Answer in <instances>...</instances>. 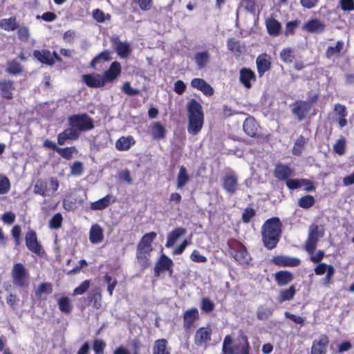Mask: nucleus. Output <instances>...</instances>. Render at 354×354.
<instances>
[{
	"label": "nucleus",
	"instance_id": "obj_1",
	"mask_svg": "<svg viewBox=\"0 0 354 354\" xmlns=\"http://www.w3.org/2000/svg\"><path fill=\"white\" fill-rule=\"evenodd\" d=\"M281 223L279 218L267 220L262 226L261 235L264 245L269 250L274 248L279 239Z\"/></svg>",
	"mask_w": 354,
	"mask_h": 354
},
{
	"label": "nucleus",
	"instance_id": "obj_2",
	"mask_svg": "<svg viewBox=\"0 0 354 354\" xmlns=\"http://www.w3.org/2000/svg\"><path fill=\"white\" fill-rule=\"evenodd\" d=\"M156 235L153 232L145 234L138 244L136 257L144 265L149 264L150 253L153 250L151 243Z\"/></svg>",
	"mask_w": 354,
	"mask_h": 354
},
{
	"label": "nucleus",
	"instance_id": "obj_3",
	"mask_svg": "<svg viewBox=\"0 0 354 354\" xmlns=\"http://www.w3.org/2000/svg\"><path fill=\"white\" fill-rule=\"evenodd\" d=\"M324 229L322 226H319L312 223L308 227V239L306 241L305 249L309 254H313L317 247L318 240L324 236Z\"/></svg>",
	"mask_w": 354,
	"mask_h": 354
},
{
	"label": "nucleus",
	"instance_id": "obj_4",
	"mask_svg": "<svg viewBox=\"0 0 354 354\" xmlns=\"http://www.w3.org/2000/svg\"><path fill=\"white\" fill-rule=\"evenodd\" d=\"M68 124L74 127L80 133L82 131H87L94 128L93 121L87 114H77L68 118Z\"/></svg>",
	"mask_w": 354,
	"mask_h": 354
},
{
	"label": "nucleus",
	"instance_id": "obj_5",
	"mask_svg": "<svg viewBox=\"0 0 354 354\" xmlns=\"http://www.w3.org/2000/svg\"><path fill=\"white\" fill-rule=\"evenodd\" d=\"M11 276L16 287L24 288L28 286L29 272L22 263H17L13 265Z\"/></svg>",
	"mask_w": 354,
	"mask_h": 354
},
{
	"label": "nucleus",
	"instance_id": "obj_6",
	"mask_svg": "<svg viewBox=\"0 0 354 354\" xmlns=\"http://www.w3.org/2000/svg\"><path fill=\"white\" fill-rule=\"evenodd\" d=\"M223 187L230 194H234L238 189V178L234 172L226 174L223 178Z\"/></svg>",
	"mask_w": 354,
	"mask_h": 354
},
{
	"label": "nucleus",
	"instance_id": "obj_7",
	"mask_svg": "<svg viewBox=\"0 0 354 354\" xmlns=\"http://www.w3.org/2000/svg\"><path fill=\"white\" fill-rule=\"evenodd\" d=\"M211 329L208 327L198 328L194 335V343L198 347H206L211 339Z\"/></svg>",
	"mask_w": 354,
	"mask_h": 354
},
{
	"label": "nucleus",
	"instance_id": "obj_8",
	"mask_svg": "<svg viewBox=\"0 0 354 354\" xmlns=\"http://www.w3.org/2000/svg\"><path fill=\"white\" fill-rule=\"evenodd\" d=\"M272 262L278 266L295 267L300 264V259L286 255H277L272 259Z\"/></svg>",
	"mask_w": 354,
	"mask_h": 354
},
{
	"label": "nucleus",
	"instance_id": "obj_9",
	"mask_svg": "<svg viewBox=\"0 0 354 354\" xmlns=\"http://www.w3.org/2000/svg\"><path fill=\"white\" fill-rule=\"evenodd\" d=\"M328 343L329 340L326 335H320L319 339L313 342L310 354H326Z\"/></svg>",
	"mask_w": 354,
	"mask_h": 354
},
{
	"label": "nucleus",
	"instance_id": "obj_10",
	"mask_svg": "<svg viewBox=\"0 0 354 354\" xmlns=\"http://www.w3.org/2000/svg\"><path fill=\"white\" fill-rule=\"evenodd\" d=\"M121 73V66L118 62H113L109 68L102 75L104 84L113 82Z\"/></svg>",
	"mask_w": 354,
	"mask_h": 354
},
{
	"label": "nucleus",
	"instance_id": "obj_11",
	"mask_svg": "<svg viewBox=\"0 0 354 354\" xmlns=\"http://www.w3.org/2000/svg\"><path fill=\"white\" fill-rule=\"evenodd\" d=\"M111 41L120 58H126L130 55V44L127 41H121L118 36L113 37Z\"/></svg>",
	"mask_w": 354,
	"mask_h": 354
},
{
	"label": "nucleus",
	"instance_id": "obj_12",
	"mask_svg": "<svg viewBox=\"0 0 354 354\" xmlns=\"http://www.w3.org/2000/svg\"><path fill=\"white\" fill-rule=\"evenodd\" d=\"M199 318V312L196 308L187 309L183 314V327L185 330L190 329L194 322Z\"/></svg>",
	"mask_w": 354,
	"mask_h": 354
},
{
	"label": "nucleus",
	"instance_id": "obj_13",
	"mask_svg": "<svg viewBox=\"0 0 354 354\" xmlns=\"http://www.w3.org/2000/svg\"><path fill=\"white\" fill-rule=\"evenodd\" d=\"M311 108L310 104L305 101H299L295 103L292 109V113L297 118L299 121L304 119L306 114Z\"/></svg>",
	"mask_w": 354,
	"mask_h": 354
},
{
	"label": "nucleus",
	"instance_id": "obj_14",
	"mask_svg": "<svg viewBox=\"0 0 354 354\" xmlns=\"http://www.w3.org/2000/svg\"><path fill=\"white\" fill-rule=\"evenodd\" d=\"M80 133L74 127H71L66 129L63 132L60 133L57 136V143L59 145H63L66 140H77Z\"/></svg>",
	"mask_w": 354,
	"mask_h": 354
},
{
	"label": "nucleus",
	"instance_id": "obj_15",
	"mask_svg": "<svg viewBox=\"0 0 354 354\" xmlns=\"http://www.w3.org/2000/svg\"><path fill=\"white\" fill-rule=\"evenodd\" d=\"M26 244L27 248L32 252L36 254H40L41 250V247L40 244L38 243L36 233L30 230L26 234Z\"/></svg>",
	"mask_w": 354,
	"mask_h": 354
},
{
	"label": "nucleus",
	"instance_id": "obj_16",
	"mask_svg": "<svg viewBox=\"0 0 354 354\" xmlns=\"http://www.w3.org/2000/svg\"><path fill=\"white\" fill-rule=\"evenodd\" d=\"M204 122V117H188L187 131L192 135L198 134Z\"/></svg>",
	"mask_w": 354,
	"mask_h": 354
},
{
	"label": "nucleus",
	"instance_id": "obj_17",
	"mask_svg": "<svg viewBox=\"0 0 354 354\" xmlns=\"http://www.w3.org/2000/svg\"><path fill=\"white\" fill-rule=\"evenodd\" d=\"M191 86L201 91L205 95L211 96L214 93L213 88L203 79L194 78L191 81Z\"/></svg>",
	"mask_w": 354,
	"mask_h": 354
},
{
	"label": "nucleus",
	"instance_id": "obj_18",
	"mask_svg": "<svg viewBox=\"0 0 354 354\" xmlns=\"http://www.w3.org/2000/svg\"><path fill=\"white\" fill-rule=\"evenodd\" d=\"M172 266H173L172 260L170 258H169L167 256H166L165 254H162L155 266V268H154L155 273L157 275H159L160 272H162L163 270H169V274H171L172 271L171 270V268Z\"/></svg>",
	"mask_w": 354,
	"mask_h": 354
},
{
	"label": "nucleus",
	"instance_id": "obj_19",
	"mask_svg": "<svg viewBox=\"0 0 354 354\" xmlns=\"http://www.w3.org/2000/svg\"><path fill=\"white\" fill-rule=\"evenodd\" d=\"M82 80L89 87H101L105 84L102 75L97 73H92L88 75H84Z\"/></svg>",
	"mask_w": 354,
	"mask_h": 354
},
{
	"label": "nucleus",
	"instance_id": "obj_20",
	"mask_svg": "<svg viewBox=\"0 0 354 354\" xmlns=\"http://www.w3.org/2000/svg\"><path fill=\"white\" fill-rule=\"evenodd\" d=\"M274 176L279 180H288L294 176V170L288 165L278 164L274 169Z\"/></svg>",
	"mask_w": 354,
	"mask_h": 354
},
{
	"label": "nucleus",
	"instance_id": "obj_21",
	"mask_svg": "<svg viewBox=\"0 0 354 354\" xmlns=\"http://www.w3.org/2000/svg\"><path fill=\"white\" fill-rule=\"evenodd\" d=\"M188 117H204L201 104L195 99H191L186 104Z\"/></svg>",
	"mask_w": 354,
	"mask_h": 354
},
{
	"label": "nucleus",
	"instance_id": "obj_22",
	"mask_svg": "<svg viewBox=\"0 0 354 354\" xmlns=\"http://www.w3.org/2000/svg\"><path fill=\"white\" fill-rule=\"evenodd\" d=\"M258 73L261 77L270 68V57L266 54L259 55L256 60Z\"/></svg>",
	"mask_w": 354,
	"mask_h": 354
},
{
	"label": "nucleus",
	"instance_id": "obj_23",
	"mask_svg": "<svg viewBox=\"0 0 354 354\" xmlns=\"http://www.w3.org/2000/svg\"><path fill=\"white\" fill-rule=\"evenodd\" d=\"M258 128V124L252 117L247 118L243 124L244 132L250 137H255L257 136Z\"/></svg>",
	"mask_w": 354,
	"mask_h": 354
},
{
	"label": "nucleus",
	"instance_id": "obj_24",
	"mask_svg": "<svg viewBox=\"0 0 354 354\" xmlns=\"http://www.w3.org/2000/svg\"><path fill=\"white\" fill-rule=\"evenodd\" d=\"M104 239L103 230L98 225H93L89 231V240L93 244L101 243Z\"/></svg>",
	"mask_w": 354,
	"mask_h": 354
},
{
	"label": "nucleus",
	"instance_id": "obj_25",
	"mask_svg": "<svg viewBox=\"0 0 354 354\" xmlns=\"http://www.w3.org/2000/svg\"><path fill=\"white\" fill-rule=\"evenodd\" d=\"M286 185L290 189H295L305 185V189L307 191H312L314 187L311 182L306 179H288L286 180Z\"/></svg>",
	"mask_w": 354,
	"mask_h": 354
},
{
	"label": "nucleus",
	"instance_id": "obj_26",
	"mask_svg": "<svg viewBox=\"0 0 354 354\" xmlns=\"http://www.w3.org/2000/svg\"><path fill=\"white\" fill-rule=\"evenodd\" d=\"M239 80L245 88H250L252 86L250 82L255 80V75L254 72L249 68H242L240 71Z\"/></svg>",
	"mask_w": 354,
	"mask_h": 354
},
{
	"label": "nucleus",
	"instance_id": "obj_27",
	"mask_svg": "<svg viewBox=\"0 0 354 354\" xmlns=\"http://www.w3.org/2000/svg\"><path fill=\"white\" fill-rule=\"evenodd\" d=\"M186 233L185 229L183 227H176L167 235V240L165 244L167 248L172 247L178 239L185 235Z\"/></svg>",
	"mask_w": 354,
	"mask_h": 354
},
{
	"label": "nucleus",
	"instance_id": "obj_28",
	"mask_svg": "<svg viewBox=\"0 0 354 354\" xmlns=\"http://www.w3.org/2000/svg\"><path fill=\"white\" fill-rule=\"evenodd\" d=\"M325 25L317 19H312L307 21L303 26V29L309 32L319 33L324 31Z\"/></svg>",
	"mask_w": 354,
	"mask_h": 354
},
{
	"label": "nucleus",
	"instance_id": "obj_29",
	"mask_svg": "<svg viewBox=\"0 0 354 354\" xmlns=\"http://www.w3.org/2000/svg\"><path fill=\"white\" fill-rule=\"evenodd\" d=\"M0 90L3 97L10 100L12 98V91L14 90L13 82L9 80L0 81Z\"/></svg>",
	"mask_w": 354,
	"mask_h": 354
},
{
	"label": "nucleus",
	"instance_id": "obj_30",
	"mask_svg": "<svg viewBox=\"0 0 354 354\" xmlns=\"http://www.w3.org/2000/svg\"><path fill=\"white\" fill-rule=\"evenodd\" d=\"M134 144L135 140L132 136H122L115 142V148L119 151H127Z\"/></svg>",
	"mask_w": 354,
	"mask_h": 354
},
{
	"label": "nucleus",
	"instance_id": "obj_31",
	"mask_svg": "<svg viewBox=\"0 0 354 354\" xmlns=\"http://www.w3.org/2000/svg\"><path fill=\"white\" fill-rule=\"evenodd\" d=\"M33 55L40 62L52 65L54 64V60L50 52L48 50H35Z\"/></svg>",
	"mask_w": 354,
	"mask_h": 354
},
{
	"label": "nucleus",
	"instance_id": "obj_32",
	"mask_svg": "<svg viewBox=\"0 0 354 354\" xmlns=\"http://www.w3.org/2000/svg\"><path fill=\"white\" fill-rule=\"evenodd\" d=\"M274 279L279 286H283L293 279V275L288 271L281 270L275 273Z\"/></svg>",
	"mask_w": 354,
	"mask_h": 354
},
{
	"label": "nucleus",
	"instance_id": "obj_33",
	"mask_svg": "<svg viewBox=\"0 0 354 354\" xmlns=\"http://www.w3.org/2000/svg\"><path fill=\"white\" fill-rule=\"evenodd\" d=\"M34 193L42 196H50V189H48V182L43 180H37L34 185Z\"/></svg>",
	"mask_w": 354,
	"mask_h": 354
},
{
	"label": "nucleus",
	"instance_id": "obj_34",
	"mask_svg": "<svg viewBox=\"0 0 354 354\" xmlns=\"http://www.w3.org/2000/svg\"><path fill=\"white\" fill-rule=\"evenodd\" d=\"M232 256L236 261L243 266L248 265L251 260L247 251L243 248L234 251Z\"/></svg>",
	"mask_w": 354,
	"mask_h": 354
},
{
	"label": "nucleus",
	"instance_id": "obj_35",
	"mask_svg": "<svg viewBox=\"0 0 354 354\" xmlns=\"http://www.w3.org/2000/svg\"><path fill=\"white\" fill-rule=\"evenodd\" d=\"M296 292L295 286H291L287 289L281 290L277 298L278 303L281 304L286 301L293 299Z\"/></svg>",
	"mask_w": 354,
	"mask_h": 354
},
{
	"label": "nucleus",
	"instance_id": "obj_36",
	"mask_svg": "<svg viewBox=\"0 0 354 354\" xmlns=\"http://www.w3.org/2000/svg\"><path fill=\"white\" fill-rule=\"evenodd\" d=\"M189 179L187 169L185 166H181L177 175V189H182L189 181Z\"/></svg>",
	"mask_w": 354,
	"mask_h": 354
},
{
	"label": "nucleus",
	"instance_id": "obj_37",
	"mask_svg": "<svg viewBox=\"0 0 354 354\" xmlns=\"http://www.w3.org/2000/svg\"><path fill=\"white\" fill-rule=\"evenodd\" d=\"M0 28L8 32L16 30L18 28L16 17H10L0 19Z\"/></svg>",
	"mask_w": 354,
	"mask_h": 354
},
{
	"label": "nucleus",
	"instance_id": "obj_38",
	"mask_svg": "<svg viewBox=\"0 0 354 354\" xmlns=\"http://www.w3.org/2000/svg\"><path fill=\"white\" fill-rule=\"evenodd\" d=\"M268 32L271 35H277L281 29L280 23L274 19H268L266 21Z\"/></svg>",
	"mask_w": 354,
	"mask_h": 354
},
{
	"label": "nucleus",
	"instance_id": "obj_39",
	"mask_svg": "<svg viewBox=\"0 0 354 354\" xmlns=\"http://www.w3.org/2000/svg\"><path fill=\"white\" fill-rule=\"evenodd\" d=\"M111 196L110 195H106V196L91 203L90 208L92 210H100L106 207L111 202Z\"/></svg>",
	"mask_w": 354,
	"mask_h": 354
},
{
	"label": "nucleus",
	"instance_id": "obj_40",
	"mask_svg": "<svg viewBox=\"0 0 354 354\" xmlns=\"http://www.w3.org/2000/svg\"><path fill=\"white\" fill-rule=\"evenodd\" d=\"M209 55L207 51L198 53L195 55V62L198 68H203L209 62Z\"/></svg>",
	"mask_w": 354,
	"mask_h": 354
},
{
	"label": "nucleus",
	"instance_id": "obj_41",
	"mask_svg": "<svg viewBox=\"0 0 354 354\" xmlns=\"http://www.w3.org/2000/svg\"><path fill=\"white\" fill-rule=\"evenodd\" d=\"M151 135L156 140L164 138L165 136V129L160 122H155L151 128Z\"/></svg>",
	"mask_w": 354,
	"mask_h": 354
},
{
	"label": "nucleus",
	"instance_id": "obj_42",
	"mask_svg": "<svg viewBox=\"0 0 354 354\" xmlns=\"http://www.w3.org/2000/svg\"><path fill=\"white\" fill-rule=\"evenodd\" d=\"M308 140V138L303 136H300L295 142L292 147V153L299 156L301 153L304 149V146Z\"/></svg>",
	"mask_w": 354,
	"mask_h": 354
},
{
	"label": "nucleus",
	"instance_id": "obj_43",
	"mask_svg": "<svg viewBox=\"0 0 354 354\" xmlns=\"http://www.w3.org/2000/svg\"><path fill=\"white\" fill-rule=\"evenodd\" d=\"M167 341L165 339H160L155 342L153 348V354H169L166 351Z\"/></svg>",
	"mask_w": 354,
	"mask_h": 354
},
{
	"label": "nucleus",
	"instance_id": "obj_44",
	"mask_svg": "<svg viewBox=\"0 0 354 354\" xmlns=\"http://www.w3.org/2000/svg\"><path fill=\"white\" fill-rule=\"evenodd\" d=\"M59 310L66 314H69L72 311V304L67 297H62L58 301Z\"/></svg>",
	"mask_w": 354,
	"mask_h": 354
},
{
	"label": "nucleus",
	"instance_id": "obj_45",
	"mask_svg": "<svg viewBox=\"0 0 354 354\" xmlns=\"http://www.w3.org/2000/svg\"><path fill=\"white\" fill-rule=\"evenodd\" d=\"M6 71L9 74L17 75L22 73L23 67L18 62L13 60L8 63Z\"/></svg>",
	"mask_w": 354,
	"mask_h": 354
},
{
	"label": "nucleus",
	"instance_id": "obj_46",
	"mask_svg": "<svg viewBox=\"0 0 354 354\" xmlns=\"http://www.w3.org/2000/svg\"><path fill=\"white\" fill-rule=\"evenodd\" d=\"M272 314V309L266 306H260L257 310V317L260 320L268 319Z\"/></svg>",
	"mask_w": 354,
	"mask_h": 354
},
{
	"label": "nucleus",
	"instance_id": "obj_47",
	"mask_svg": "<svg viewBox=\"0 0 354 354\" xmlns=\"http://www.w3.org/2000/svg\"><path fill=\"white\" fill-rule=\"evenodd\" d=\"M343 47L344 42L342 41H338L335 46H328L326 53V57L330 59L334 55L339 54L343 49Z\"/></svg>",
	"mask_w": 354,
	"mask_h": 354
},
{
	"label": "nucleus",
	"instance_id": "obj_48",
	"mask_svg": "<svg viewBox=\"0 0 354 354\" xmlns=\"http://www.w3.org/2000/svg\"><path fill=\"white\" fill-rule=\"evenodd\" d=\"M232 342V340L231 337L230 335H226L224 338L222 348L224 354H238L234 348L230 346Z\"/></svg>",
	"mask_w": 354,
	"mask_h": 354
},
{
	"label": "nucleus",
	"instance_id": "obj_49",
	"mask_svg": "<svg viewBox=\"0 0 354 354\" xmlns=\"http://www.w3.org/2000/svg\"><path fill=\"white\" fill-rule=\"evenodd\" d=\"M227 48L234 54L241 53L243 51V46L241 43L233 39L227 41Z\"/></svg>",
	"mask_w": 354,
	"mask_h": 354
},
{
	"label": "nucleus",
	"instance_id": "obj_50",
	"mask_svg": "<svg viewBox=\"0 0 354 354\" xmlns=\"http://www.w3.org/2000/svg\"><path fill=\"white\" fill-rule=\"evenodd\" d=\"M110 59L109 52L108 50H104L91 60L90 65L91 67H95V65L101 61H109Z\"/></svg>",
	"mask_w": 354,
	"mask_h": 354
},
{
	"label": "nucleus",
	"instance_id": "obj_51",
	"mask_svg": "<svg viewBox=\"0 0 354 354\" xmlns=\"http://www.w3.org/2000/svg\"><path fill=\"white\" fill-rule=\"evenodd\" d=\"M280 58L284 63H291L295 58L294 52L290 48H284L280 53Z\"/></svg>",
	"mask_w": 354,
	"mask_h": 354
},
{
	"label": "nucleus",
	"instance_id": "obj_52",
	"mask_svg": "<svg viewBox=\"0 0 354 354\" xmlns=\"http://www.w3.org/2000/svg\"><path fill=\"white\" fill-rule=\"evenodd\" d=\"M104 281L107 283V291L110 296H112L113 291L115 288L118 281L115 278H113L111 276L108 274H105L104 277Z\"/></svg>",
	"mask_w": 354,
	"mask_h": 354
},
{
	"label": "nucleus",
	"instance_id": "obj_53",
	"mask_svg": "<svg viewBox=\"0 0 354 354\" xmlns=\"http://www.w3.org/2000/svg\"><path fill=\"white\" fill-rule=\"evenodd\" d=\"M333 149L335 153L342 156L345 153L346 151V140L344 138L338 139L333 146Z\"/></svg>",
	"mask_w": 354,
	"mask_h": 354
},
{
	"label": "nucleus",
	"instance_id": "obj_54",
	"mask_svg": "<svg viewBox=\"0 0 354 354\" xmlns=\"http://www.w3.org/2000/svg\"><path fill=\"white\" fill-rule=\"evenodd\" d=\"M10 188L9 179L3 175H0V194H5L8 192Z\"/></svg>",
	"mask_w": 354,
	"mask_h": 354
},
{
	"label": "nucleus",
	"instance_id": "obj_55",
	"mask_svg": "<svg viewBox=\"0 0 354 354\" xmlns=\"http://www.w3.org/2000/svg\"><path fill=\"white\" fill-rule=\"evenodd\" d=\"M63 217L60 213L55 214L49 221V227L53 229H58L61 227Z\"/></svg>",
	"mask_w": 354,
	"mask_h": 354
},
{
	"label": "nucleus",
	"instance_id": "obj_56",
	"mask_svg": "<svg viewBox=\"0 0 354 354\" xmlns=\"http://www.w3.org/2000/svg\"><path fill=\"white\" fill-rule=\"evenodd\" d=\"M315 203V199L312 196L307 195L301 197L299 200V205L303 208H308L311 207Z\"/></svg>",
	"mask_w": 354,
	"mask_h": 354
},
{
	"label": "nucleus",
	"instance_id": "obj_57",
	"mask_svg": "<svg viewBox=\"0 0 354 354\" xmlns=\"http://www.w3.org/2000/svg\"><path fill=\"white\" fill-rule=\"evenodd\" d=\"M335 274V268L333 266L329 265L326 276L322 279V284L328 287L331 283V280Z\"/></svg>",
	"mask_w": 354,
	"mask_h": 354
},
{
	"label": "nucleus",
	"instance_id": "obj_58",
	"mask_svg": "<svg viewBox=\"0 0 354 354\" xmlns=\"http://www.w3.org/2000/svg\"><path fill=\"white\" fill-rule=\"evenodd\" d=\"M17 35L22 41H27L30 37L29 29L26 26H18Z\"/></svg>",
	"mask_w": 354,
	"mask_h": 354
},
{
	"label": "nucleus",
	"instance_id": "obj_59",
	"mask_svg": "<svg viewBox=\"0 0 354 354\" xmlns=\"http://www.w3.org/2000/svg\"><path fill=\"white\" fill-rule=\"evenodd\" d=\"M106 343L101 339H96L93 342V349L95 354H103Z\"/></svg>",
	"mask_w": 354,
	"mask_h": 354
},
{
	"label": "nucleus",
	"instance_id": "obj_60",
	"mask_svg": "<svg viewBox=\"0 0 354 354\" xmlns=\"http://www.w3.org/2000/svg\"><path fill=\"white\" fill-rule=\"evenodd\" d=\"M90 282L88 280L84 281L78 287L73 291V295H78L84 294L89 288Z\"/></svg>",
	"mask_w": 354,
	"mask_h": 354
},
{
	"label": "nucleus",
	"instance_id": "obj_61",
	"mask_svg": "<svg viewBox=\"0 0 354 354\" xmlns=\"http://www.w3.org/2000/svg\"><path fill=\"white\" fill-rule=\"evenodd\" d=\"M74 148L72 147H66V148H59L58 147L57 152L62 157L68 160L71 158Z\"/></svg>",
	"mask_w": 354,
	"mask_h": 354
},
{
	"label": "nucleus",
	"instance_id": "obj_62",
	"mask_svg": "<svg viewBox=\"0 0 354 354\" xmlns=\"http://www.w3.org/2000/svg\"><path fill=\"white\" fill-rule=\"evenodd\" d=\"M214 308V303L209 299L208 298H203L201 301V309L206 312L209 313L213 310Z\"/></svg>",
	"mask_w": 354,
	"mask_h": 354
},
{
	"label": "nucleus",
	"instance_id": "obj_63",
	"mask_svg": "<svg viewBox=\"0 0 354 354\" xmlns=\"http://www.w3.org/2000/svg\"><path fill=\"white\" fill-rule=\"evenodd\" d=\"M71 173L73 176H80L83 172V165L80 161L75 162L71 167Z\"/></svg>",
	"mask_w": 354,
	"mask_h": 354
},
{
	"label": "nucleus",
	"instance_id": "obj_64",
	"mask_svg": "<svg viewBox=\"0 0 354 354\" xmlns=\"http://www.w3.org/2000/svg\"><path fill=\"white\" fill-rule=\"evenodd\" d=\"M341 8L344 11H351L354 10L353 0H340Z\"/></svg>",
	"mask_w": 354,
	"mask_h": 354
}]
</instances>
